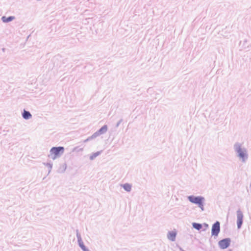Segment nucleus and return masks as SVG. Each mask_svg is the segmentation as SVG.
Listing matches in <instances>:
<instances>
[{
  "label": "nucleus",
  "mask_w": 251,
  "mask_h": 251,
  "mask_svg": "<svg viewBox=\"0 0 251 251\" xmlns=\"http://www.w3.org/2000/svg\"><path fill=\"white\" fill-rule=\"evenodd\" d=\"M64 152V148L61 147H53L50 151V155L53 159H56Z\"/></svg>",
  "instance_id": "f257e3e1"
},
{
  "label": "nucleus",
  "mask_w": 251,
  "mask_h": 251,
  "mask_svg": "<svg viewBox=\"0 0 251 251\" xmlns=\"http://www.w3.org/2000/svg\"><path fill=\"white\" fill-rule=\"evenodd\" d=\"M188 199L191 202L198 204L199 207L201 208L202 210H203V198L201 197H196L193 196H191L188 197Z\"/></svg>",
  "instance_id": "f03ea898"
},
{
  "label": "nucleus",
  "mask_w": 251,
  "mask_h": 251,
  "mask_svg": "<svg viewBox=\"0 0 251 251\" xmlns=\"http://www.w3.org/2000/svg\"><path fill=\"white\" fill-rule=\"evenodd\" d=\"M230 243V240L228 238H226L220 241L218 244L221 249H225L228 247Z\"/></svg>",
  "instance_id": "7ed1b4c3"
},
{
  "label": "nucleus",
  "mask_w": 251,
  "mask_h": 251,
  "mask_svg": "<svg viewBox=\"0 0 251 251\" xmlns=\"http://www.w3.org/2000/svg\"><path fill=\"white\" fill-rule=\"evenodd\" d=\"M220 232V223L216 222L212 227L211 233L212 235L217 236Z\"/></svg>",
  "instance_id": "20e7f679"
},
{
  "label": "nucleus",
  "mask_w": 251,
  "mask_h": 251,
  "mask_svg": "<svg viewBox=\"0 0 251 251\" xmlns=\"http://www.w3.org/2000/svg\"><path fill=\"white\" fill-rule=\"evenodd\" d=\"M243 214L240 210H238L237 212V226L240 228L243 223Z\"/></svg>",
  "instance_id": "39448f33"
},
{
  "label": "nucleus",
  "mask_w": 251,
  "mask_h": 251,
  "mask_svg": "<svg viewBox=\"0 0 251 251\" xmlns=\"http://www.w3.org/2000/svg\"><path fill=\"white\" fill-rule=\"evenodd\" d=\"M176 235V232L175 231H173L168 233L167 237L170 240L174 241L175 240Z\"/></svg>",
  "instance_id": "423d86ee"
},
{
  "label": "nucleus",
  "mask_w": 251,
  "mask_h": 251,
  "mask_svg": "<svg viewBox=\"0 0 251 251\" xmlns=\"http://www.w3.org/2000/svg\"><path fill=\"white\" fill-rule=\"evenodd\" d=\"M237 151L239 153L240 157H241L243 160H244L245 157H246V152L242 151V150L240 147H239L237 149Z\"/></svg>",
  "instance_id": "0eeeda50"
},
{
  "label": "nucleus",
  "mask_w": 251,
  "mask_h": 251,
  "mask_svg": "<svg viewBox=\"0 0 251 251\" xmlns=\"http://www.w3.org/2000/svg\"><path fill=\"white\" fill-rule=\"evenodd\" d=\"M14 18H15L13 16H10L8 18H7L5 16H3L2 17V20L4 23H7V22H10L12 20H14Z\"/></svg>",
  "instance_id": "6e6552de"
},
{
  "label": "nucleus",
  "mask_w": 251,
  "mask_h": 251,
  "mask_svg": "<svg viewBox=\"0 0 251 251\" xmlns=\"http://www.w3.org/2000/svg\"><path fill=\"white\" fill-rule=\"evenodd\" d=\"M123 187L124 188V189L127 191L129 192L131 190V186L129 184L126 183L123 185Z\"/></svg>",
  "instance_id": "1a4fd4ad"
},
{
  "label": "nucleus",
  "mask_w": 251,
  "mask_h": 251,
  "mask_svg": "<svg viewBox=\"0 0 251 251\" xmlns=\"http://www.w3.org/2000/svg\"><path fill=\"white\" fill-rule=\"evenodd\" d=\"M23 116L25 119H28L31 116V114L29 112L25 110L23 114Z\"/></svg>",
  "instance_id": "9d476101"
},
{
  "label": "nucleus",
  "mask_w": 251,
  "mask_h": 251,
  "mask_svg": "<svg viewBox=\"0 0 251 251\" xmlns=\"http://www.w3.org/2000/svg\"><path fill=\"white\" fill-rule=\"evenodd\" d=\"M107 130V126L105 125L103 126L98 131L99 134H102L105 132Z\"/></svg>",
  "instance_id": "9b49d317"
},
{
  "label": "nucleus",
  "mask_w": 251,
  "mask_h": 251,
  "mask_svg": "<svg viewBox=\"0 0 251 251\" xmlns=\"http://www.w3.org/2000/svg\"><path fill=\"white\" fill-rule=\"evenodd\" d=\"M193 226L195 228L198 230H200L202 227L201 225L198 223H193Z\"/></svg>",
  "instance_id": "f8f14e48"
},
{
  "label": "nucleus",
  "mask_w": 251,
  "mask_h": 251,
  "mask_svg": "<svg viewBox=\"0 0 251 251\" xmlns=\"http://www.w3.org/2000/svg\"><path fill=\"white\" fill-rule=\"evenodd\" d=\"M100 152H96L94 154H93L91 156H90V159L91 160H93L94 159L95 157H96L97 156H98L99 154H100Z\"/></svg>",
  "instance_id": "ddd939ff"
},
{
  "label": "nucleus",
  "mask_w": 251,
  "mask_h": 251,
  "mask_svg": "<svg viewBox=\"0 0 251 251\" xmlns=\"http://www.w3.org/2000/svg\"><path fill=\"white\" fill-rule=\"evenodd\" d=\"M80 245V247L82 248V249L84 251H87V250L86 249L85 246L82 243V244H79Z\"/></svg>",
  "instance_id": "4468645a"
}]
</instances>
